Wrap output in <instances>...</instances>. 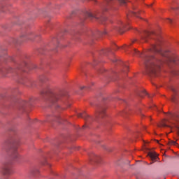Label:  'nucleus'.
I'll list each match as a JSON object with an SVG mask.
<instances>
[{
	"instance_id": "f257e3e1",
	"label": "nucleus",
	"mask_w": 179,
	"mask_h": 179,
	"mask_svg": "<svg viewBox=\"0 0 179 179\" xmlns=\"http://www.w3.org/2000/svg\"><path fill=\"white\" fill-rule=\"evenodd\" d=\"M149 38H154L155 44H152L150 50L152 52H157V55L153 56L144 55V64L145 71L148 75H156L160 69L161 65L166 64L169 68H173L174 75H179V57L174 52L166 50L163 51L161 49L163 41L160 35L156 32L144 31L141 36V40L144 43L148 42Z\"/></svg>"
},
{
	"instance_id": "f03ea898",
	"label": "nucleus",
	"mask_w": 179,
	"mask_h": 179,
	"mask_svg": "<svg viewBox=\"0 0 179 179\" xmlns=\"http://www.w3.org/2000/svg\"><path fill=\"white\" fill-rule=\"evenodd\" d=\"M40 37V34H35L34 32H28L27 34H23L20 36V38L17 43H21V41H24V40H30V41H34Z\"/></svg>"
},
{
	"instance_id": "7ed1b4c3",
	"label": "nucleus",
	"mask_w": 179,
	"mask_h": 179,
	"mask_svg": "<svg viewBox=\"0 0 179 179\" xmlns=\"http://www.w3.org/2000/svg\"><path fill=\"white\" fill-rule=\"evenodd\" d=\"M1 174L3 176H9L12 173V166L9 164H6L2 168L1 171Z\"/></svg>"
},
{
	"instance_id": "20e7f679",
	"label": "nucleus",
	"mask_w": 179,
	"mask_h": 179,
	"mask_svg": "<svg viewBox=\"0 0 179 179\" xmlns=\"http://www.w3.org/2000/svg\"><path fill=\"white\" fill-rule=\"evenodd\" d=\"M103 34H107V31L90 32L88 34L87 37L90 40H93V38H96V37H99V36H102Z\"/></svg>"
},
{
	"instance_id": "39448f33",
	"label": "nucleus",
	"mask_w": 179,
	"mask_h": 179,
	"mask_svg": "<svg viewBox=\"0 0 179 179\" xmlns=\"http://www.w3.org/2000/svg\"><path fill=\"white\" fill-rule=\"evenodd\" d=\"M106 116V108L103 106H99L96 111V117L99 118H103Z\"/></svg>"
},
{
	"instance_id": "423d86ee",
	"label": "nucleus",
	"mask_w": 179,
	"mask_h": 179,
	"mask_svg": "<svg viewBox=\"0 0 179 179\" xmlns=\"http://www.w3.org/2000/svg\"><path fill=\"white\" fill-rule=\"evenodd\" d=\"M11 157L16 160L19 158V153H17V146H13L10 149Z\"/></svg>"
},
{
	"instance_id": "0eeeda50",
	"label": "nucleus",
	"mask_w": 179,
	"mask_h": 179,
	"mask_svg": "<svg viewBox=\"0 0 179 179\" xmlns=\"http://www.w3.org/2000/svg\"><path fill=\"white\" fill-rule=\"evenodd\" d=\"M134 11H131L129 15H127V17H129V16H135L136 17H139L140 19L141 17H139V15H141V10L134 8H133Z\"/></svg>"
},
{
	"instance_id": "6e6552de",
	"label": "nucleus",
	"mask_w": 179,
	"mask_h": 179,
	"mask_svg": "<svg viewBox=\"0 0 179 179\" xmlns=\"http://www.w3.org/2000/svg\"><path fill=\"white\" fill-rule=\"evenodd\" d=\"M127 27V24H123L122 22L120 21L118 22V25L116 28L117 31H119V33H124V29Z\"/></svg>"
},
{
	"instance_id": "1a4fd4ad",
	"label": "nucleus",
	"mask_w": 179,
	"mask_h": 179,
	"mask_svg": "<svg viewBox=\"0 0 179 179\" xmlns=\"http://www.w3.org/2000/svg\"><path fill=\"white\" fill-rule=\"evenodd\" d=\"M41 96H50V94L54 96V94H52V91L50 89L44 90L41 92Z\"/></svg>"
},
{
	"instance_id": "9d476101",
	"label": "nucleus",
	"mask_w": 179,
	"mask_h": 179,
	"mask_svg": "<svg viewBox=\"0 0 179 179\" xmlns=\"http://www.w3.org/2000/svg\"><path fill=\"white\" fill-rule=\"evenodd\" d=\"M78 118H84V120H87V118H89V115L86 114V113H78Z\"/></svg>"
},
{
	"instance_id": "9b49d317",
	"label": "nucleus",
	"mask_w": 179,
	"mask_h": 179,
	"mask_svg": "<svg viewBox=\"0 0 179 179\" xmlns=\"http://www.w3.org/2000/svg\"><path fill=\"white\" fill-rule=\"evenodd\" d=\"M90 160L94 162V163H99V160H100V157L97 155H94L93 158L90 157Z\"/></svg>"
},
{
	"instance_id": "f8f14e48",
	"label": "nucleus",
	"mask_w": 179,
	"mask_h": 179,
	"mask_svg": "<svg viewBox=\"0 0 179 179\" xmlns=\"http://www.w3.org/2000/svg\"><path fill=\"white\" fill-rule=\"evenodd\" d=\"M38 173H39V171L37 169H33L30 171V174H31L34 177L37 176V174H38Z\"/></svg>"
},
{
	"instance_id": "ddd939ff",
	"label": "nucleus",
	"mask_w": 179,
	"mask_h": 179,
	"mask_svg": "<svg viewBox=\"0 0 179 179\" xmlns=\"http://www.w3.org/2000/svg\"><path fill=\"white\" fill-rule=\"evenodd\" d=\"M148 156H150L152 160H156L157 159V155L155 152H149Z\"/></svg>"
},
{
	"instance_id": "4468645a",
	"label": "nucleus",
	"mask_w": 179,
	"mask_h": 179,
	"mask_svg": "<svg viewBox=\"0 0 179 179\" xmlns=\"http://www.w3.org/2000/svg\"><path fill=\"white\" fill-rule=\"evenodd\" d=\"M87 17H90L91 19H98L97 16L93 13H92L91 12H88L87 13Z\"/></svg>"
},
{
	"instance_id": "2eb2a0df",
	"label": "nucleus",
	"mask_w": 179,
	"mask_h": 179,
	"mask_svg": "<svg viewBox=\"0 0 179 179\" xmlns=\"http://www.w3.org/2000/svg\"><path fill=\"white\" fill-rule=\"evenodd\" d=\"M132 54H134V55H136L137 57H142V53L138 50H136V49H134V50L132 51Z\"/></svg>"
},
{
	"instance_id": "dca6fc26",
	"label": "nucleus",
	"mask_w": 179,
	"mask_h": 179,
	"mask_svg": "<svg viewBox=\"0 0 179 179\" xmlns=\"http://www.w3.org/2000/svg\"><path fill=\"white\" fill-rule=\"evenodd\" d=\"M127 114H128V112L127 110H123L120 113V115H121L122 117H125Z\"/></svg>"
},
{
	"instance_id": "f3484780",
	"label": "nucleus",
	"mask_w": 179,
	"mask_h": 179,
	"mask_svg": "<svg viewBox=\"0 0 179 179\" xmlns=\"http://www.w3.org/2000/svg\"><path fill=\"white\" fill-rule=\"evenodd\" d=\"M120 5H125L127 3V0H117Z\"/></svg>"
},
{
	"instance_id": "a211bd4d",
	"label": "nucleus",
	"mask_w": 179,
	"mask_h": 179,
	"mask_svg": "<svg viewBox=\"0 0 179 179\" xmlns=\"http://www.w3.org/2000/svg\"><path fill=\"white\" fill-rule=\"evenodd\" d=\"M167 117H168V118H169V119L174 118V115H173V113H169V114L167 115Z\"/></svg>"
},
{
	"instance_id": "6ab92c4d",
	"label": "nucleus",
	"mask_w": 179,
	"mask_h": 179,
	"mask_svg": "<svg viewBox=\"0 0 179 179\" xmlns=\"http://www.w3.org/2000/svg\"><path fill=\"white\" fill-rule=\"evenodd\" d=\"M59 120H61V117L59 116H56L54 119L55 121H57V122H60Z\"/></svg>"
},
{
	"instance_id": "aec40b11",
	"label": "nucleus",
	"mask_w": 179,
	"mask_h": 179,
	"mask_svg": "<svg viewBox=\"0 0 179 179\" xmlns=\"http://www.w3.org/2000/svg\"><path fill=\"white\" fill-rule=\"evenodd\" d=\"M105 1V5L106 6H108L110 1H113V0H104Z\"/></svg>"
},
{
	"instance_id": "412c9836",
	"label": "nucleus",
	"mask_w": 179,
	"mask_h": 179,
	"mask_svg": "<svg viewBox=\"0 0 179 179\" xmlns=\"http://www.w3.org/2000/svg\"><path fill=\"white\" fill-rule=\"evenodd\" d=\"M108 51H110V50L106 49V50H102L101 51V54H106V52H108Z\"/></svg>"
},
{
	"instance_id": "4be33fe9",
	"label": "nucleus",
	"mask_w": 179,
	"mask_h": 179,
	"mask_svg": "<svg viewBox=\"0 0 179 179\" xmlns=\"http://www.w3.org/2000/svg\"><path fill=\"white\" fill-rule=\"evenodd\" d=\"M171 90H172L174 93H177V90L173 87H171Z\"/></svg>"
},
{
	"instance_id": "5701e85b",
	"label": "nucleus",
	"mask_w": 179,
	"mask_h": 179,
	"mask_svg": "<svg viewBox=\"0 0 179 179\" xmlns=\"http://www.w3.org/2000/svg\"><path fill=\"white\" fill-rule=\"evenodd\" d=\"M8 72H15V70H13V69L12 68H8V69L7 70Z\"/></svg>"
},
{
	"instance_id": "b1692460",
	"label": "nucleus",
	"mask_w": 179,
	"mask_h": 179,
	"mask_svg": "<svg viewBox=\"0 0 179 179\" xmlns=\"http://www.w3.org/2000/svg\"><path fill=\"white\" fill-rule=\"evenodd\" d=\"M83 89H87V87H86V86H81V87H80V90H83Z\"/></svg>"
},
{
	"instance_id": "393cba45",
	"label": "nucleus",
	"mask_w": 179,
	"mask_h": 179,
	"mask_svg": "<svg viewBox=\"0 0 179 179\" xmlns=\"http://www.w3.org/2000/svg\"><path fill=\"white\" fill-rule=\"evenodd\" d=\"M167 22H168V23H173V20L168 18Z\"/></svg>"
},
{
	"instance_id": "a878e982",
	"label": "nucleus",
	"mask_w": 179,
	"mask_h": 179,
	"mask_svg": "<svg viewBox=\"0 0 179 179\" xmlns=\"http://www.w3.org/2000/svg\"><path fill=\"white\" fill-rule=\"evenodd\" d=\"M161 127H167V124H166V123H164V122H163L161 124Z\"/></svg>"
},
{
	"instance_id": "bb28decb",
	"label": "nucleus",
	"mask_w": 179,
	"mask_h": 179,
	"mask_svg": "<svg viewBox=\"0 0 179 179\" xmlns=\"http://www.w3.org/2000/svg\"><path fill=\"white\" fill-rule=\"evenodd\" d=\"M143 94H148V92H146V91H145V90L143 91Z\"/></svg>"
},
{
	"instance_id": "cd10ccee",
	"label": "nucleus",
	"mask_w": 179,
	"mask_h": 179,
	"mask_svg": "<svg viewBox=\"0 0 179 179\" xmlns=\"http://www.w3.org/2000/svg\"><path fill=\"white\" fill-rule=\"evenodd\" d=\"M172 145H176L177 143L176 141H171Z\"/></svg>"
},
{
	"instance_id": "c85d7f7f",
	"label": "nucleus",
	"mask_w": 179,
	"mask_h": 179,
	"mask_svg": "<svg viewBox=\"0 0 179 179\" xmlns=\"http://www.w3.org/2000/svg\"><path fill=\"white\" fill-rule=\"evenodd\" d=\"M117 59H115V60H113V62H117Z\"/></svg>"
},
{
	"instance_id": "c756f323",
	"label": "nucleus",
	"mask_w": 179,
	"mask_h": 179,
	"mask_svg": "<svg viewBox=\"0 0 179 179\" xmlns=\"http://www.w3.org/2000/svg\"><path fill=\"white\" fill-rule=\"evenodd\" d=\"M171 101H175L174 98H172Z\"/></svg>"
},
{
	"instance_id": "7c9ffc66",
	"label": "nucleus",
	"mask_w": 179,
	"mask_h": 179,
	"mask_svg": "<svg viewBox=\"0 0 179 179\" xmlns=\"http://www.w3.org/2000/svg\"><path fill=\"white\" fill-rule=\"evenodd\" d=\"M94 2H95L96 3H97V1H96V0H94Z\"/></svg>"
},
{
	"instance_id": "2f4dec72",
	"label": "nucleus",
	"mask_w": 179,
	"mask_h": 179,
	"mask_svg": "<svg viewBox=\"0 0 179 179\" xmlns=\"http://www.w3.org/2000/svg\"><path fill=\"white\" fill-rule=\"evenodd\" d=\"M172 9H173V10H175V9H178V8H173Z\"/></svg>"
},
{
	"instance_id": "473e14b6",
	"label": "nucleus",
	"mask_w": 179,
	"mask_h": 179,
	"mask_svg": "<svg viewBox=\"0 0 179 179\" xmlns=\"http://www.w3.org/2000/svg\"><path fill=\"white\" fill-rule=\"evenodd\" d=\"M1 72H2V70H1V69H0V73H1Z\"/></svg>"
},
{
	"instance_id": "72a5a7b5",
	"label": "nucleus",
	"mask_w": 179,
	"mask_h": 179,
	"mask_svg": "<svg viewBox=\"0 0 179 179\" xmlns=\"http://www.w3.org/2000/svg\"><path fill=\"white\" fill-rule=\"evenodd\" d=\"M23 104H26V102H23Z\"/></svg>"
},
{
	"instance_id": "f704fd0d",
	"label": "nucleus",
	"mask_w": 179,
	"mask_h": 179,
	"mask_svg": "<svg viewBox=\"0 0 179 179\" xmlns=\"http://www.w3.org/2000/svg\"><path fill=\"white\" fill-rule=\"evenodd\" d=\"M46 164H48V166H50V164L46 162Z\"/></svg>"
},
{
	"instance_id": "c9c22d12",
	"label": "nucleus",
	"mask_w": 179,
	"mask_h": 179,
	"mask_svg": "<svg viewBox=\"0 0 179 179\" xmlns=\"http://www.w3.org/2000/svg\"><path fill=\"white\" fill-rule=\"evenodd\" d=\"M126 68L128 69V66H127Z\"/></svg>"
},
{
	"instance_id": "e433bc0d",
	"label": "nucleus",
	"mask_w": 179,
	"mask_h": 179,
	"mask_svg": "<svg viewBox=\"0 0 179 179\" xmlns=\"http://www.w3.org/2000/svg\"><path fill=\"white\" fill-rule=\"evenodd\" d=\"M154 107L156 108V106L154 105Z\"/></svg>"
},
{
	"instance_id": "4c0bfd02",
	"label": "nucleus",
	"mask_w": 179,
	"mask_h": 179,
	"mask_svg": "<svg viewBox=\"0 0 179 179\" xmlns=\"http://www.w3.org/2000/svg\"><path fill=\"white\" fill-rule=\"evenodd\" d=\"M83 128H85V125H84V126H83Z\"/></svg>"
},
{
	"instance_id": "58836bf2",
	"label": "nucleus",
	"mask_w": 179,
	"mask_h": 179,
	"mask_svg": "<svg viewBox=\"0 0 179 179\" xmlns=\"http://www.w3.org/2000/svg\"><path fill=\"white\" fill-rule=\"evenodd\" d=\"M24 65H26V63H24Z\"/></svg>"
},
{
	"instance_id": "ea45409f",
	"label": "nucleus",
	"mask_w": 179,
	"mask_h": 179,
	"mask_svg": "<svg viewBox=\"0 0 179 179\" xmlns=\"http://www.w3.org/2000/svg\"><path fill=\"white\" fill-rule=\"evenodd\" d=\"M157 142H159V141H158V140H157Z\"/></svg>"
},
{
	"instance_id": "a19ab883",
	"label": "nucleus",
	"mask_w": 179,
	"mask_h": 179,
	"mask_svg": "<svg viewBox=\"0 0 179 179\" xmlns=\"http://www.w3.org/2000/svg\"><path fill=\"white\" fill-rule=\"evenodd\" d=\"M87 1H90V0H87Z\"/></svg>"
}]
</instances>
